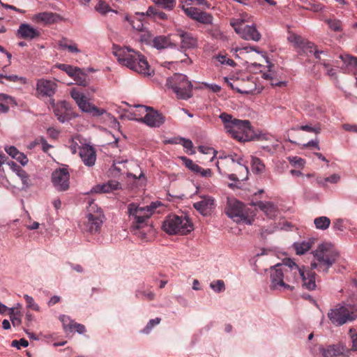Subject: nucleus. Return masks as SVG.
Listing matches in <instances>:
<instances>
[{"mask_svg":"<svg viewBox=\"0 0 357 357\" xmlns=\"http://www.w3.org/2000/svg\"><path fill=\"white\" fill-rule=\"evenodd\" d=\"M113 54L121 65L139 74L151 75L150 66L145 56L139 52L129 47H121L114 45Z\"/></svg>","mask_w":357,"mask_h":357,"instance_id":"obj_1","label":"nucleus"},{"mask_svg":"<svg viewBox=\"0 0 357 357\" xmlns=\"http://www.w3.org/2000/svg\"><path fill=\"white\" fill-rule=\"evenodd\" d=\"M284 281L286 283L301 282L302 286L308 290L316 287V273L312 270L300 267L293 260L289 259L283 264Z\"/></svg>","mask_w":357,"mask_h":357,"instance_id":"obj_2","label":"nucleus"},{"mask_svg":"<svg viewBox=\"0 0 357 357\" xmlns=\"http://www.w3.org/2000/svg\"><path fill=\"white\" fill-rule=\"evenodd\" d=\"M220 119L224 123L227 132L234 139L238 142H248L252 139V131L248 120L233 119L231 115L226 112L221 113Z\"/></svg>","mask_w":357,"mask_h":357,"instance_id":"obj_3","label":"nucleus"},{"mask_svg":"<svg viewBox=\"0 0 357 357\" xmlns=\"http://www.w3.org/2000/svg\"><path fill=\"white\" fill-rule=\"evenodd\" d=\"M314 260L311 263L312 269L317 268L319 271L328 273L338 259L339 253L330 244H321L313 252Z\"/></svg>","mask_w":357,"mask_h":357,"instance_id":"obj_4","label":"nucleus"},{"mask_svg":"<svg viewBox=\"0 0 357 357\" xmlns=\"http://www.w3.org/2000/svg\"><path fill=\"white\" fill-rule=\"evenodd\" d=\"M155 206L151 205L146 207H139L135 203L128 206V213L130 220L132 231L139 230L149 225V220L153 213Z\"/></svg>","mask_w":357,"mask_h":357,"instance_id":"obj_5","label":"nucleus"},{"mask_svg":"<svg viewBox=\"0 0 357 357\" xmlns=\"http://www.w3.org/2000/svg\"><path fill=\"white\" fill-rule=\"evenodd\" d=\"M104 215L100 207L94 202H90L87 207L86 220L82 222L81 229L91 234L99 233L103 222Z\"/></svg>","mask_w":357,"mask_h":357,"instance_id":"obj_6","label":"nucleus"},{"mask_svg":"<svg viewBox=\"0 0 357 357\" xmlns=\"http://www.w3.org/2000/svg\"><path fill=\"white\" fill-rule=\"evenodd\" d=\"M162 229L170 235H185L193 230V225L186 216L168 215L162 224Z\"/></svg>","mask_w":357,"mask_h":357,"instance_id":"obj_7","label":"nucleus"},{"mask_svg":"<svg viewBox=\"0 0 357 357\" xmlns=\"http://www.w3.org/2000/svg\"><path fill=\"white\" fill-rule=\"evenodd\" d=\"M167 85L173 90L178 98L188 100L192 96V84L185 75H174L167 79Z\"/></svg>","mask_w":357,"mask_h":357,"instance_id":"obj_8","label":"nucleus"},{"mask_svg":"<svg viewBox=\"0 0 357 357\" xmlns=\"http://www.w3.org/2000/svg\"><path fill=\"white\" fill-rule=\"evenodd\" d=\"M249 18L248 14L243 13L238 18H231L230 25L242 38L259 41L261 39V34L256 28L253 26L245 25Z\"/></svg>","mask_w":357,"mask_h":357,"instance_id":"obj_9","label":"nucleus"},{"mask_svg":"<svg viewBox=\"0 0 357 357\" xmlns=\"http://www.w3.org/2000/svg\"><path fill=\"white\" fill-rule=\"evenodd\" d=\"M357 317L353 308L349 305H336L331 309L328 313V317L332 324L341 326L348 321H351Z\"/></svg>","mask_w":357,"mask_h":357,"instance_id":"obj_10","label":"nucleus"},{"mask_svg":"<svg viewBox=\"0 0 357 357\" xmlns=\"http://www.w3.org/2000/svg\"><path fill=\"white\" fill-rule=\"evenodd\" d=\"M287 40L304 54H312L317 59L321 60V54L325 56L327 54L326 52L318 50L314 43L306 40L298 35L291 33L288 36Z\"/></svg>","mask_w":357,"mask_h":357,"instance_id":"obj_11","label":"nucleus"},{"mask_svg":"<svg viewBox=\"0 0 357 357\" xmlns=\"http://www.w3.org/2000/svg\"><path fill=\"white\" fill-rule=\"evenodd\" d=\"M225 213L236 222L242 221L248 225H251L253 221V218L246 214L243 203L235 199L228 202L225 208Z\"/></svg>","mask_w":357,"mask_h":357,"instance_id":"obj_12","label":"nucleus"},{"mask_svg":"<svg viewBox=\"0 0 357 357\" xmlns=\"http://www.w3.org/2000/svg\"><path fill=\"white\" fill-rule=\"evenodd\" d=\"M71 97L75 100L82 111L89 113L93 116H100L102 115L105 110L100 109L94 105L90 103L86 96L79 91L73 89L70 92Z\"/></svg>","mask_w":357,"mask_h":357,"instance_id":"obj_13","label":"nucleus"},{"mask_svg":"<svg viewBox=\"0 0 357 357\" xmlns=\"http://www.w3.org/2000/svg\"><path fill=\"white\" fill-rule=\"evenodd\" d=\"M270 287L273 289L284 288L291 291L294 289L293 285L287 284L284 281L283 264H278L272 267L270 271Z\"/></svg>","mask_w":357,"mask_h":357,"instance_id":"obj_14","label":"nucleus"},{"mask_svg":"<svg viewBox=\"0 0 357 357\" xmlns=\"http://www.w3.org/2000/svg\"><path fill=\"white\" fill-rule=\"evenodd\" d=\"M226 82L231 89L236 90L241 93H252L256 89V84L252 76L237 79L234 80L233 82H229L228 79H226Z\"/></svg>","mask_w":357,"mask_h":357,"instance_id":"obj_15","label":"nucleus"},{"mask_svg":"<svg viewBox=\"0 0 357 357\" xmlns=\"http://www.w3.org/2000/svg\"><path fill=\"white\" fill-rule=\"evenodd\" d=\"M70 174L67 169L59 168L52 174V181L59 191H66L69 188Z\"/></svg>","mask_w":357,"mask_h":357,"instance_id":"obj_16","label":"nucleus"},{"mask_svg":"<svg viewBox=\"0 0 357 357\" xmlns=\"http://www.w3.org/2000/svg\"><path fill=\"white\" fill-rule=\"evenodd\" d=\"M52 105L54 114L60 122L64 123L76 117L68 102L60 101L54 104L52 100Z\"/></svg>","mask_w":357,"mask_h":357,"instance_id":"obj_17","label":"nucleus"},{"mask_svg":"<svg viewBox=\"0 0 357 357\" xmlns=\"http://www.w3.org/2000/svg\"><path fill=\"white\" fill-rule=\"evenodd\" d=\"M57 85L55 82L40 79L36 84V93L38 97H52L56 92Z\"/></svg>","mask_w":357,"mask_h":357,"instance_id":"obj_18","label":"nucleus"},{"mask_svg":"<svg viewBox=\"0 0 357 357\" xmlns=\"http://www.w3.org/2000/svg\"><path fill=\"white\" fill-rule=\"evenodd\" d=\"M141 122L149 127L158 128L165 123V118L162 113L151 107L149 112L143 118H140Z\"/></svg>","mask_w":357,"mask_h":357,"instance_id":"obj_19","label":"nucleus"},{"mask_svg":"<svg viewBox=\"0 0 357 357\" xmlns=\"http://www.w3.org/2000/svg\"><path fill=\"white\" fill-rule=\"evenodd\" d=\"M176 36L181 39L180 48L181 50L194 49L197 47V38L193 33L182 29H178L176 30Z\"/></svg>","mask_w":357,"mask_h":357,"instance_id":"obj_20","label":"nucleus"},{"mask_svg":"<svg viewBox=\"0 0 357 357\" xmlns=\"http://www.w3.org/2000/svg\"><path fill=\"white\" fill-rule=\"evenodd\" d=\"M194 208L198 211L202 215H209L212 210L215 208V199L211 196H204L201 200L193 204Z\"/></svg>","mask_w":357,"mask_h":357,"instance_id":"obj_21","label":"nucleus"},{"mask_svg":"<svg viewBox=\"0 0 357 357\" xmlns=\"http://www.w3.org/2000/svg\"><path fill=\"white\" fill-rule=\"evenodd\" d=\"M79 154L85 165L92 167L95 165L96 151L93 146L85 144L79 147Z\"/></svg>","mask_w":357,"mask_h":357,"instance_id":"obj_22","label":"nucleus"},{"mask_svg":"<svg viewBox=\"0 0 357 357\" xmlns=\"http://www.w3.org/2000/svg\"><path fill=\"white\" fill-rule=\"evenodd\" d=\"M251 204L257 206L269 218H273L278 214V206L271 202H251Z\"/></svg>","mask_w":357,"mask_h":357,"instance_id":"obj_23","label":"nucleus"},{"mask_svg":"<svg viewBox=\"0 0 357 357\" xmlns=\"http://www.w3.org/2000/svg\"><path fill=\"white\" fill-rule=\"evenodd\" d=\"M120 183L116 181H109L107 183L98 184L91 189L92 192L107 193L120 188Z\"/></svg>","mask_w":357,"mask_h":357,"instance_id":"obj_24","label":"nucleus"},{"mask_svg":"<svg viewBox=\"0 0 357 357\" xmlns=\"http://www.w3.org/2000/svg\"><path fill=\"white\" fill-rule=\"evenodd\" d=\"M60 319L62 321L63 328L66 331H67V329H69L71 331L75 330L80 334H82L86 331V328L84 325L70 320L68 316L63 315L60 317Z\"/></svg>","mask_w":357,"mask_h":357,"instance_id":"obj_25","label":"nucleus"},{"mask_svg":"<svg viewBox=\"0 0 357 357\" xmlns=\"http://www.w3.org/2000/svg\"><path fill=\"white\" fill-rule=\"evenodd\" d=\"M319 350L323 357H337L344 351L342 347L335 344L326 347H320Z\"/></svg>","mask_w":357,"mask_h":357,"instance_id":"obj_26","label":"nucleus"},{"mask_svg":"<svg viewBox=\"0 0 357 357\" xmlns=\"http://www.w3.org/2000/svg\"><path fill=\"white\" fill-rule=\"evenodd\" d=\"M18 33L24 39L31 40L39 36V32L29 24H22L20 26Z\"/></svg>","mask_w":357,"mask_h":357,"instance_id":"obj_27","label":"nucleus"},{"mask_svg":"<svg viewBox=\"0 0 357 357\" xmlns=\"http://www.w3.org/2000/svg\"><path fill=\"white\" fill-rule=\"evenodd\" d=\"M152 43L153 46L158 50L165 49L172 45L169 38L165 36L155 37L153 39Z\"/></svg>","mask_w":357,"mask_h":357,"instance_id":"obj_28","label":"nucleus"},{"mask_svg":"<svg viewBox=\"0 0 357 357\" xmlns=\"http://www.w3.org/2000/svg\"><path fill=\"white\" fill-rule=\"evenodd\" d=\"M313 243L314 241L312 240L308 239L302 242L295 243L294 247L297 255H303L311 249Z\"/></svg>","mask_w":357,"mask_h":357,"instance_id":"obj_29","label":"nucleus"},{"mask_svg":"<svg viewBox=\"0 0 357 357\" xmlns=\"http://www.w3.org/2000/svg\"><path fill=\"white\" fill-rule=\"evenodd\" d=\"M95 10L100 13L101 15H106L109 12L116 13L112 9L109 3L103 0H99L95 6Z\"/></svg>","mask_w":357,"mask_h":357,"instance_id":"obj_30","label":"nucleus"},{"mask_svg":"<svg viewBox=\"0 0 357 357\" xmlns=\"http://www.w3.org/2000/svg\"><path fill=\"white\" fill-rule=\"evenodd\" d=\"M135 108V110L132 113L134 115L133 119L141 122L140 118H143L146 115V113L149 112L151 107L137 105Z\"/></svg>","mask_w":357,"mask_h":357,"instance_id":"obj_31","label":"nucleus"},{"mask_svg":"<svg viewBox=\"0 0 357 357\" xmlns=\"http://www.w3.org/2000/svg\"><path fill=\"white\" fill-rule=\"evenodd\" d=\"M314 223L317 229L324 230L329 227L331 220L326 216H321L315 218Z\"/></svg>","mask_w":357,"mask_h":357,"instance_id":"obj_32","label":"nucleus"},{"mask_svg":"<svg viewBox=\"0 0 357 357\" xmlns=\"http://www.w3.org/2000/svg\"><path fill=\"white\" fill-rule=\"evenodd\" d=\"M56 15L52 13H39L36 19L38 22H43L47 24H52L56 20Z\"/></svg>","mask_w":357,"mask_h":357,"instance_id":"obj_33","label":"nucleus"},{"mask_svg":"<svg viewBox=\"0 0 357 357\" xmlns=\"http://www.w3.org/2000/svg\"><path fill=\"white\" fill-rule=\"evenodd\" d=\"M213 17L211 14L204 11H199L197 17L196 21L204 24H211L213 23Z\"/></svg>","mask_w":357,"mask_h":357,"instance_id":"obj_34","label":"nucleus"},{"mask_svg":"<svg viewBox=\"0 0 357 357\" xmlns=\"http://www.w3.org/2000/svg\"><path fill=\"white\" fill-rule=\"evenodd\" d=\"M252 169L255 172L260 174L264 171L265 165L259 158L252 157Z\"/></svg>","mask_w":357,"mask_h":357,"instance_id":"obj_35","label":"nucleus"},{"mask_svg":"<svg viewBox=\"0 0 357 357\" xmlns=\"http://www.w3.org/2000/svg\"><path fill=\"white\" fill-rule=\"evenodd\" d=\"M87 75L79 68H77L73 79L79 85H86Z\"/></svg>","mask_w":357,"mask_h":357,"instance_id":"obj_36","label":"nucleus"},{"mask_svg":"<svg viewBox=\"0 0 357 357\" xmlns=\"http://www.w3.org/2000/svg\"><path fill=\"white\" fill-rule=\"evenodd\" d=\"M8 314L13 326H20L21 324V314L20 311L15 310L14 308H10Z\"/></svg>","mask_w":357,"mask_h":357,"instance_id":"obj_37","label":"nucleus"},{"mask_svg":"<svg viewBox=\"0 0 357 357\" xmlns=\"http://www.w3.org/2000/svg\"><path fill=\"white\" fill-rule=\"evenodd\" d=\"M181 158L185 167H187L192 172L196 173L197 171L200 170V166L195 164L191 159L188 158L187 157L185 156L181 157Z\"/></svg>","mask_w":357,"mask_h":357,"instance_id":"obj_38","label":"nucleus"},{"mask_svg":"<svg viewBox=\"0 0 357 357\" xmlns=\"http://www.w3.org/2000/svg\"><path fill=\"white\" fill-rule=\"evenodd\" d=\"M325 22L328 25L330 29L334 31H340L342 30V22L337 19H326Z\"/></svg>","mask_w":357,"mask_h":357,"instance_id":"obj_39","label":"nucleus"},{"mask_svg":"<svg viewBox=\"0 0 357 357\" xmlns=\"http://www.w3.org/2000/svg\"><path fill=\"white\" fill-rule=\"evenodd\" d=\"M340 58L346 65L357 68V57L350 54H343L340 55Z\"/></svg>","mask_w":357,"mask_h":357,"instance_id":"obj_40","label":"nucleus"},{"mask_svg":"<svg viewBox=\"0 0 357 357\" xmlns=\"http://www.w3.org/2000/svg\"><path fill=\"white\" fill-rule=\"evenodd\" d=\"M58 68L66 73V74L70 77L73 78L75 73H76L77 68L68 64L61 63L57 65Z\"/></svg>","mask_w":357,"mask_h":357,"instance_id":"obj_41","label":"nucleus"},{"mask_svg":"<svg viewBox=\"0 0 357 357\" xmlns=\"http://www.w3.org/2000/svg\"><path fill=\"white\" fill-rule=\"evenodd\" d=\"M135 296L137 298H142L147 301H153L155 299V294L152 291H139L137 290L135 293Z\"/></svg>","mask_w":357,"mask_h":357,"instance_id":"obj_42","label":"nucleus"},{"mask_svg":"<svg viewBox=\"0 0 357 357\" xmlns=\"http://www.w3.org/2000/svg\"><path fill=\"white\" fill-rule=\"evenodd\" d=\"M211 288L215 292H222L225 290V282L222 280H218L210 284Z\"/></svg>","mask_w":357,"mask_h":357,"instance_id":"obj_43","label":"nucleus"},{"mask_svg":"<svg viewBox=\"0 0 357 357\" xmlns=\"http://www.w3.org/2000/svg\"><path fill=\"white\" fill-rule=\"evenodd\" d=\"M17 174L21 178L23 186L24 188H28L31 185V180L29 179V176L24 169L20 170V172Z\"/></svg>","mask_w":357,"mask_h":357,"instance_id":"obj_44","label":"nucleus"},{"mask_svg":"<svg viewBox=\"0 0 357 357\" xmlns=\"http://www.w3.org/2000/svg\"><path fill=\"white\" fill-rule=\"evenodd\" d=\"M293 130H303L308 132H314L316 134H318L321 131V128L319 127H312L311 125H305V126H296L295 128H292Z\"/></svg>","mask_w":357,"mask_h":357,"instance_id":"obj_45","label":"nucleus"},{"mask_svg":"<svg viewBox=\"0 0 357 357\" xmlns=\"http://www.w3.org/2000/svg\"><path fill=\"white\" fill-rule=\"evenodd\" d=\"M156 3L167 10H172L175 4L176 0H155Z\"/></svg>","mask_w":357,"mask_h":357,"instance_id":"obj_46","label":"nucleus"},{"mask_svg":"<svg viewBox=\"0 0 357 357\" xmlns=\"http://www.w3.org/2000/svg\"><path fill=\"white\" fill-rule=\"evenodd\" d=\"M320 63L324 67L325 70H326V74L331 77H335L336 78V70L334 69L330 63L326 62L325 60H320Z\"/></svg>","mask_w":357,"mask_h":357,"instance_id":"obj_47","label":"nucleus"},{"mask_svg":"<svg viewBox=\"0 0 357 357\" xmlns=\"http://www.w3.org/2000/svg\"><path fill=\"white\" fill-rule=\"evenodd\" d=\"M349 337L352 343L351 349L357 351V333L355 329L351 328L349 331Z\"/></svg>","mask_w":357,"mask_h":357,"instance_id":"obj_48","label":"nucleus"},{"mask_svg":"<svg viewBox=\"0 0 357 357\" xmlns=\"http://www.w3.org/2000/svg\"><path fill=\"white\" fill-rule=\"evenodd\" d=\"M183 10L187 16L195 20H196L198 13L200 11V10L195 7L183 8Z\"/></svg>","mask_w":357,"mask_h":357,"instance_id":"obj_49","label":"nucleus"},{"mask_svg":"<svg viewBox=\"0 0 357 357\" xmlns=\"http://www.w3.org/2000/svg\"><path fill=\"white\" fill-rule=\"evenodd\" d=\"M24 298L26 303L27 307L31 308L36 311L39 310V306L35 303L34 300L31 296H30L27 294H25L24 296Z\"/></svg>","mask_w":357,"mask_h":357,"instance_id":"obj_50","label":"nucleus"},{"mask_svg":"<svg viewBox=\"0 0 357 357\" xmlns=\"http://www.w3.org/2000/svg\"><path fill=\"white\" fill-rule=\"evenodd\" d=\"M273 72H272L271 70H268V72L267 73H263L262 75V77L265 79H268V80H270L271 81V84L272 86H282L283 85V82H273Z\"/></svg>","mask_w":357,"mask_h":357,"instance_id":"obj_51","label":"nucleus"},{"mask_svg":"<svg viewBox=\"0 0 357 357\" xmlns=\"http://www.w3.org/2000/svg\"><path fill=\"white\" fill-rule=\"evenodd\" d=\"M161 321V319L160 318H155V319H151L147 325L146 326V327L144 328L143 330V332L145 333H149L151 330L156 325L159 324L160 322Z\"/></svg>","mask_w":357,"mask_h":357,"instance_id":"obj_52","label":"nucleus"},{"mask_svg":"<svg viewBox=\"0 0 357 357\" xmlns=\"http://www.w3.org/2000/svg\"><path fill=\"white\" fill-rule=\"evenodd\" d=\"M277 227L275 226H268L267 227H262L260 229V235L262 238H266L267 235L273 234Z\"/></svg>","mask_w":357,"mask_h":357,"instance_id":"obj_53","label":"nucleus"},{"mask_svg":"<svg viewBox=\"0 0 357 357\" xmlns=\"http://www.w3.org/2000/svg\"><path fill=\"white\" fill-rule=\"evenodd\" d=\"M28 345V341L24 338L20 339V340H13L11 342V346L17 347L18 349H20L21 347H26Z\"/></svg>","mask_w":357,"mask_h":357,"instance_id":"obj_54","label":"nucleus"},{"mask_svg":"<svg viewBox=\"0 0 357 357\" xmlns=\"http://www.w3.org/2000/svg\"><path fill=\"white\" fill-rule=\"evenodd\" d=\"M178 139L179 140V143H181L185 149L188 151H192L193 144L190 139L183 137H179Z\"/></svg>","mask_w":357,"mask_h":357,"instance_id":"obj_55","label":"nucleus"},{"mask_svg":"<svg viewBox=\"0 0 357 357\" xmlns=\"http://www.w3.org/2000/svg\"><path fill=\"white\" fill-rule=\"evenodd\" d=\"M140 41L145 43H149L151 41H152V36L149 31H144L142 32L140 36H139Z\"/></svg>","mask_w":357,"mask_h":357,"instance_id":"obj_56","label":"nucleus"},{"mask_svg":"<svg viewBox=\"0 0 357 357\" xmlns=\"http://www.w3.org/2000/svg\"><path fill=\"white\" fill-rule=\"evenodd\" d=\"M197 174H199L202 177L209 178L213 175V172L211 169H204L200 167V170L196 172Z\"/></svg>","mask_w":357,"mask_h":357,"instance_id":"obj_57","label":"nucleus"},{"mask_svg":"<svg viewBox=\"0 0 357 357\" xmlns=\"http://www.w3.org/2000/svg\"><path fill=\"white\" fill-rule=\"evenodd\" d=\"M333 227L335 230L342 231L344 229L343 220L341 219L335 220L333 222Z\"/></svg>","mask_w":357,"mask_h":357,"instance_id":"obj_58","label":"nucleus"},{"mask_svg":"<svg viewBox=\"0 0 357 357\" xmlns=\"http://www.w3.org/2000/svg\"><path fill=\"white\" fill-rule=\"evenodd\" d=\"M14 158L19 161L22 165H25L28 162V158L26 155L21 152H19Z\"/></svg>","mask_w":357,"mask_h":357,"instance_id":"obj_59","label":"nucleus"},{"mask_svg":"<svg viewBox=\"0 0 357 357\" xmlns=\"http://www.w3.org/2000/svg\"><path fill=\"white\" fill-rule=\"evenodd\" d=\"M340 176L336 174H334L324 178L325 181L330 182L331 183H337L340 181Z\"/></svg>","mask_w":357,"mask_h":357,"instance_id":"obj_60","label":"nucleus"},{"mask_svg":"<svg viewBox=\"0 0 357 357\" xmlns=\"http://www.w3.org/2000/svg\"><path fill=\"white\" fill-rule=\"evenodd\" d=\"M7 165L10 167V169L13 172H16V174H17L20 172V170L22 169L20 166H19L17 163H15L13 161H8Z\"/></svg>","mask_w":357,"mask_h":357,"instance_id":"obj_61","label":"nucleus"},{"mask_svg":"<svg viewBox=\"0 0 357 357\" xmlns=\"http://www.w3.org/2000/svg\"><path fill=\"white\" fill-rule=\"evenodd\" d=\"M6 151L8 155L12 156L13 158L18 154L20 152L15 146H9L8 148H6Z\"/></svg>","mask_w":357,"mask_h":357,"instance_id":"obj_62","label":"nucleus"},{"mask_svg":"<svg viewBox=\"0 0 357 357\" xmlns=\"http://www.w3.org/2000/svg\"><path fill=\"white\" fill-rule=\"evenodd\" d=\"M66 50H68L70 52L72 53H77L80 52V50L77 47V45L72 41H70V44L67 47Z\"/></svg>","mask_w":357,"mask_h":357,"instance_id":"obj_63","label":"nucleus"},{"mask_svg":"<svg viewBox=\"0 0 357 357\" xmlns=\"http://www.w3.org/2000/svg\"><path fill=\"white\" fill-rule=\"evenodd\" d=\"M70 44V40L66 38H62L58 42L59 47L61 50H66L67 47Z\"/></svg>","mask_w":357,"mask_h":357,"instance_id":"obj_64","label":"nucleus"}]
</instances>
